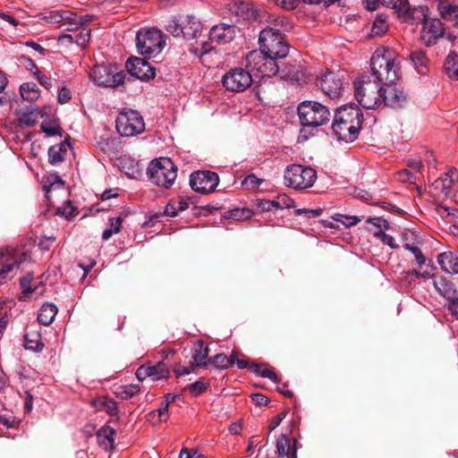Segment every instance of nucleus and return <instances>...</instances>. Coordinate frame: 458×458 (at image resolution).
<instances>
[{
	"label": "nucleus",
	"mask_w": 458,
	"mask_h": 458,
	"mask_svg": "<svg viewBox=\"0 0 458 458\" xmlns=\"http://www.w3.org/2000/svg\"><path fill=\"white\" fill-rule=\"evenodd\" d=\"M122 223L123 219L120 216L110 218L108 221L109 227L104 230L102 239L107 241L113 234L118 233L121 231Z\"/></svg>",
	"instance_id": "41"
},
{
	"label": "nucleus",
	"mask_w": 458,
	"mask_h": 458,
	"mask_svg": "<svg viewBox=\"0 0 458 458\" xmlns=\"http://www.w3.org/2000/svg\"><path fill=\"white\" fill-rule=\"evenodd\" d=\"M193 369H194V366L191 363L188 367L182 366L181 364H176L174 368V372L176 377H182L185 375H189L190 373H191L193 371Z\"/></svg>",
	"instance_id": "61"
},
{
	"label": "nucleus",
	"mask_w": 458,
	"mask_h": 458,
	"mask_svg": "<svg viewBox=\"0 0 458 458\" xmlns=\"http://www.w3.org/2000/svg\"><path fill=\"white\" fill-rule=\"evenodd\" d=\"M410 58L418 72H423L420 69L425 68L428 62L426 54L422 50L413 51L411 53Z\"/></svg>",
	"instance_id": "43"
},
{
	"label": "nucleus",
	"mask_w": 458,
	"mask_h": 458,
	"mask_svg": "<svg viewBox=\"0 0 458 458\" xmlns=\"http://www.w3.org/2000/svg\"><path fill=\"white\" fill-rule=\"evenodd\" d=\"M293 449L291 439L288 436L283 434L276 440V453L279 457L284 458L288 456Z\"/></svg>",
	"instance_id": "38"
},
{
	"label": "nucleus",
	"mask_w": 458,
	"mask_h": 458,
	"mask_svg": "<svg viewBox=\"0 0 458 458\" xmlns=\"http://www.w3.org/2000/svg\"><path fill=\"white\" fill-rule=\"evenodd\" d=\"M90 79L95 84L106 88H116L124 82L123 72L117 71L115 65H95L90 71Z\"/></svg>",
	"instance_id": "11"
},
{
	"label": "nucleus",
	"mask_w": 458,
	"mask_h": 458,
	"mask_svg": "<svg viewBox=\"0 0 458 458\" xmlns=\"http://www.w3.org/2000/svg\"><path fill=\"white\" fill-rule=\"evenodd\" d=\"M445 28L438 19H424L421 30V39L427 46L436 43V40L443 37Z\"/></svg>",
	"instance_id": "20"
},
{
	"label": "nucleus",
	"mask_w": 458,
	"mask_h": 458,
	"mask_svg": "<svg viewBox=\"0 0 458 458\" xmlns=\"http://www.w3.org/2000/svg\"><path fill=\"white\" fill-rule=\"evenodd\" d=\"M298 115L304 128H317L327 123L331 114L327 106L317 101L306 100L299 105Z\"/></svg>",
	"instance_id": "5"
},
{
	"label": "nucleus",
	"mask_w": 458,
	"mask_h": 458,
	"mask_svg": "<svg viewBox=\"0 0 458 458\" xmlns=\"http://www.w3.org/2000/svg\"><path fill=\"white\" fill-rule=\"evenodd\" d=\"M274 207L276 210L291 208L294 205V201L286 194H279L274 199Z\"/></svg>",
	"instance_id": "47"
},
{
	"label": "nucleus",
	"mask_w": 458,
	"mask_h": 458,
	"mask_svg": "<svg viewBox=\"0 0 458 458\" xmlns=\"http://www.w3.org/2000/svg\"><path fill=\"white\" fill-rule=\"evenodd\" d=\"M74 33V43L81 47H85L90 38V30L86 26L80 29L79 32Z\"/></svg>",
	"instance_id": "46"
},
{
	"label": "nucleus",
	"mask_w": 458,
	"mask_h": 458,
	"mask_svg": "<svg viewBox=\"0 0 458 458\" xmlns=\"http://www.w3.org/2000/svg\"><path fill=\"white\" fill-rule=\"evenodd\" d=\"M437 7L441 17L444 19L458 16V6L450 4L447 0H439Z\"/></svg>",
	"instance_id": "40"
},
{
	"label": "nucleus",
	"mask_w": 458,
	"mask_h": 458,
	"mask_svg": "<svg viewBox=\"0 0 458 458\" xmlns=\"http://www.w3.org/2000/svg\"><path fill=\"white\" fill-rule=\"evenodd\" d=\"M404 248L406 250H408L409 251H411L414 255L416 262L418 263V265L420 267H421L425 264V262H426L425 257L422 254V252L419 247L409 244V243H405Z\"/></svg>",
	"instance_id": "55"
},
{
	"label": "nucleus",
	"mask_w": 458,
	"mask_h": 458,
	"mask_svg": "<svg viewBox=\"0 0 458 458\" xmlns=\"http://www.w3.org/2000/svg\"><path fill=\"white\" fill-rule=\"evenodd\" d=\"M366 223L367 224H371L372 225L377 227V231L378 230H382L383 228L387 229L388 226H389L388 222L386 219L382 218V217H369L366 220Z\"/></svg>",
	"instance_id": "60"
},
{
	"label": "nucleus",
	"mask_w": 458,
	"mask_h": 458,
	"mask_svg": "<svg viewBox=\"0 0 458 458\" xmlns=\"http://www.w3.org/2000/svg\"><path fill=\"white\" fill-rule=\"evenodd\" d=\"M248 72L259 78L272 77L278 72L276 60L261 51H251L245 58Z\"/></svg>",
	"instance_id": "8"
},
{
	"label": "nucleus",
	"mask_w": 458,
	"mask_h": 458,
	"mask_svg": "<svg viewBox=\"0 0 458 458\" xmlns=\"http://www.w3.org/2000/svg\"><path fill=\"white\" fill-rule=\"evenodd\" d=\"M386 15L378 14L371 27V37H381L388 30V23L386 21Z\"/></svg>",
	"instance_id": "36"
},
{
	"label": "nucleus",
	"mask_w": 458,
	"mask_h": 458,
	"mask_svg": "<svg viewBox=\"0 0 458 458\" xmlns=\"http://www.w3.org/2000/svg\"><path fill=\"white\" fill-rule=\"evenodd\" d=\"M318 84L324 94L332 99L338 98L343 91L342 80L332 72H322L318 78Z\"/></svg>",
	"instance_id": "17"
},
{
	"label": "nucleus",
	"mask_w": 458,
	"mask_h": 458,
	"mask_svg": "<svg viewBox=\"0 0 458 458\" xmlns=\"http://www.w3.org/2000/svg\"><path fill=\"white\" fill-rule=\"evenodd\" d=\"M24 347L27 350L41 352L44 344L41 342V335L37 331H30L24 335Z\"/></svg>",
	"instance_id": "32"
},
{
	"label": "nucleus",
	"mask_w": 458,
	"mask_h": 458,
	"mask_svg": "<svg viewBox=\"0 0 458 458\" xmlns=\"http://www.w3.org/2000/svg\"><path fill=\"white\" fill-rule=\"evenodd\" d=\"M234 37V27L226 23L215 25L209 30V39L212 43L227 44L231 42Z\"/></svg>",
	"instance_id": "23"
},
{
	"label": "nucleus",
	"mask_w": 458,
	"mask_h": 458,
	"mask_svg": "<svg viewBox=\"0 0 458 458\" xmlns=\"http://www.w3.org/2000/svg\"><path fill=\"white\" fill-rule=\"evenodd\" d=\"M211 362L219 369H226L235 362V352H233L228 357L224 353H218L211 359Z\"/></svg>",
	"instance_id": "37"
},
{
	"label": "nucleus",
	"mask_w": 458,
	"mask_h": 458,
	"mask_svg": "<svg viewBox=\"0 0 458 458\" xmlns=\"http://www.w3.org/2000/svg\"><path fill=\"white\" fill-rule=\"evenodd\" d=\"M63 187H64V182L58 176H55V181L52 183H50L49 185H47V184L43 185V190L46 192L47 198L49 199L48 194L50 193V191H55L56 189L63 188Z\"/></svg>",
	"instance_id": "59"
},
{
	"label": "nucleus",
	"mask_w": 458,
	"mask_h": 458,
	"mask_svg": "<svg viewBox=\"0 0 458 458\" xmlns=\"http://www.w3.org/2000/svg\"><path fill=\"white\" fill-rule=\"evenodd\" d=\"M362 118L363 114L357 106H343L335 114L332 131L338 140L352 142L359 135Z\"/></svg>",
	"instance_id": "1"
},
{
	"label": "nucleus",
	"mask_w": 458,
	"mask_h": 458,
	"mask_svg": "<svg viewBox=\"0 0 458 458\" xmlns=\"http://www.w3.org/2000/svg\"><path fill=\"white\" fill-rule=\"evenodd\" d=\"M49 19L50 21L54 23L61 22L64 30L72 32H75L82 27H86L92 21V16L90 15L79 16L78 14L69 11L51 12Z\"/></svg>",
	"instance_id": "13"
},
{
	"label": "nucleus",
	"mask_w": 458,
	"mask_h": 458,
	"mask_svg": "<svg viewBox=\"0 0 458 458\" xmlns=\"http://www.w3.org/2000/svg\"><path fill=\"white\" fill-rule=\"evenodd\" d=\"M250 369L254 373L259 375L262 377L269 378L273 382L278 381V377H277L276 374L270 368H263L261 365L253 364L250 367Z\"/></svg>",
	"instance_id": "45"
},
{
	"label": "nucleus",
	"mask_w": 458,
	"mask_h": 458,
	"mask_svg": "<svg viewBox=\"0 0 458 458\" xmlns=\"http://www.w3.org/2000/svg\"><path fill=\"white\" fill-rule=\"evenodd\" d=\"M259 42L260 51L275 60L284 58L288 55L289 47L279 30L265 28L259 33Z\"/></svg>",
	"instance_id": "7"
},
{
	"label": "nucleus",
	"mask_w": 458,
	"mask_h": 458,
	"mask_svg": "<svg viewBox=\"0 0 458 458\" xmlns=\"http://www.w3.org/2000/svg\"><path fill=\"white\" fill-rule=\"evenodd\" d=\"M219 183L218 174L211 171H197L190 176L191 189L201 194H208L215 191Z\"/></svg>",
	"instance_id": "15"
},
{
	"label": "nucleus",
	"mask_w": 458,
	"mask_h": 458,
	"mask_svg": "<svg viewBox=\"0 0 458 458\" xmlns=\"http://www.w3.org/2000/svg\"><path fill=\"white\" fill-rule=\"evenodd\" d=\"M20 93L24 100L33 102L40 97V91L34 82H26L21 85Z\"/></svg>",
	"instance_id": "33"
},
{
	"label": "nucleus",
	"mask_w": 458,
	"mask_h": 458,
	"mask_svg": "<svg viewBox=\"0 0 458 458\" xmlns=\"http://www.w3.org/2000/svg\"><path fill=\"white\" fill-rule=\"evenodd\" d=\"M256 206L261 212L275 211L274 201L265 199H258L256 200Z\"/></svg>",
	"instance_id": "56"
},
{
	"label": "nucleus",
	"mask_w": 458,
	"mask_h": 458,
	"mask_svg": "<svg viewBox=\"0 0 458 458\" xmlns=\"http://www.w3.org/2000/svg\"><path fill=\"white\" fill-rule=\"evenodd\" d=\"M72 98V92L71 90L63 86L60 88L57 95V100L61 105L66 104L69 102Z\"/></svg>",
	"instance_id": "58"
},
{
	"label": "nucleus",
	"mask_w": 458,
	"mask_h": 458,
	"mask_svg": "<svg viewBox=\"0 0 458 458\" xmlns=\"http://www.w3.org/2000/svg\"><path fill=\"white\" fill-rule=\"evenodd\" d=\"M285 416H286V412L284 411L280 412L276 416H275L270 421V424L268 427L269 432H272L273 430H275L280 425V423L285 418Z\"/></svg>",
	"instance_id": "64"
},
{
	"label": "nucleus",
	"mask_w": 458,
	"mask_h": 458,
	"mask_svg": "<svg viewBox=\"0 0 458 458\" xmlns=\"http://www.w3.org/2000/svg\"><path fill=\"white\" fill-rule=\"evenodd\" d=\"M374 236L380 239L383 243L388 245L392 249H397L398 245L395 242L394 238L383 232V230H378L374 233Z\"/></svg>",
	"instance_id": "54"
},
{
	"label": "nucleus",
	"mask_w": 458,
	"mask_h": 458,
	"mask_svg": "<svg viewBox=\"0 0 458 458\" xmlns=\"http://www.w3.org/2000/svg\"><path fill=\"white\" fill-rule=\"evenodd\" d=\"M163 32L156 28H141L136 35V47L139 54L150 58L158 55L165 47Z\"/></svg>",
	"instance_id": "6"
},
{
	"label": "nucleus",
	"mask_w": 458,
	"mask_h": 458,
	"mask_svg": "<svg viewBox=\"0 0 458 458\" xmlns=\"http://www.w3.org/2000/svg\"><path fill=\"white\" fill-rule=\"evenodd\" d=\"M32 283H33V276L31 274H28L27 276H25L24 277H22L21 279L20 284H21V287L22 290L21 293L20 295L21 301H28L33 293H37L38 290L39 289V287H43V285H41V284H39L37 286L36 285L33 286Z\"/></svg>",
	"instance_id": "30"
},
{
	"label": "nucleus",
	"mask_w": 458,
	"mask_h": 458,
	"mask_svg": "<svg viewBox=\"0 0 458 458\" xmlns=\"http://www.w3.org/2000/svg\"><path fill=\"white\" fill-rule=\"evenodd\" d=\"M147 174L152 183L168 189L177 177V167L170 158L160 157L149 163Z\"/></svg>",
	"instance_id": "4"
},
{
	"label": "nucleus",
	"mask_w": 458,
	"mask_h": 458,
	"mask_svg": "<svg viewBox=\"0 0 458 458\" xmlns=\"http://www.w3.org/2000/svg\"><path fill=\"white\" fill-rule=\"evenodd\" d=\"M437 262L442 270L448 274H458V253L445 251L437 256Z\"/></svg>",
	"instance_id": "24"
},
{
	"label": "nucleus",
	"mask_w": 458,
	"mask_h": 458,
	"mask_svg": "<svg viewBox=\"0 0 458 458\" xmlns=\"http://www.w3.org/2000/svg\"><path fill=\"white\" fill-rule=\"evenodd\" d=\"M369 10H375L378 2L384 5L392 8L398 14L399 17L411 18L412 16V10L408 0H364Z\"/></svg>",
	"instance_id": "21"
},
{
	"label": "nucleus",
	"mask_w": 458,
	"mask_h": 458,
	"mask_svg": "<svg viewBox=\"0 0 458 458\" xmlns=\"http://www.w3.org/2000/svg\"><path fill=\"white\" fill-rule=\"evenodd\" d=\"M17 114L20 123L24 124L25 126L34 125L38 118L43 115L38 108L21 110Z\"/></svg>",
	"instance_id": "31"
},
{
	"label": "nucleus",
	"mask_w": 458,
	"mask_h": 458,
	"mask_svg": "<svg viewBox=\"0 0 458 458\" xmlns=\"http://www.w3.org/2000/svg\"><path fill=\"white\" fill-rule=\"evenodd\" d=\"M150 372L149 376L153 381L166 379L170 376V370L167 365L163 361H158L156 364H149Z\"/></svg>",
	"instance_id": "34"
},
{
	"label": "nucleus",
	"mask_w": 458,
	"mask_h": 458,
	"mask_svg": "<svg viewBox=\"0 0 458 458\" xmlns=\"http://www.w3.org/2000/svg\"><path fill=\"white\" fill-rule=\"evenodd\" d=\"M433 284L436 291L448 301V310L458 318V293L454 285L443 276H434Z\"/></svg>",
	"instance_id": "16"
},
{
	"label": "nucleus",
	"mask_w": 458,
	"mask_h": 458,
	"mask_svg": "<svg viewBox=\"0 0 458 458\" xmlns=\"http://www.w3.org/2000/svg\"><path fill=\"white\" fill-rule=\"evenodd\" d=\"M458 181V173L456 170H451L445 174L442 177L437 179L432 183V188L439 191V195L445 198H451L453 195L454 187Z\"/></svg>",
	"instance_id": "22"
},
{
	"label": "nucleus",
	"mask_w": 458,
	"mask_h": 458,
	"mask_svg": "<svg viewBox=\"0 0 458 458\" xmlns=\"http://www.w3.org/2000/svg\"><path fill=\"white\" fill-rule=\"evenodd\" d=\"M382 103L392 108L403 107L407 103V95L396 84L392 82L383 88Z\"/></svg>",
	"instance_id": "19"
},
{
	"label": "nucleus",
	"mask_w": 458,
	"mask_h": 458,
	"mask_svg": "<svg viewBox=\"0 0 458 458\" xmlns=\"http://www.w3.org/2000/svg\"><path fill=\"white\" fill-rule=\"evenodd\" d=\"M139 392L140 386L138 385L131 384L128 386L119 387L116 394L122 399H129L134 396Z\"/></svg>",
	"instance_id": "49"
},
{
	"label": "nucleus",
	"mask_w": 458,
	"mask_h": 458,
	"mask_svg": "<svg viewBox=\"0 0 458 458\" xmlns=\"http://www.w3.org/2000/svg\"><path fill=\"white\" fill-rule=\"evenodd\" d=\"M149 364H144L141 365L138 369L136 370V377L140 381H143L147 377H150L149 372H150Z\"/></svg>",
	"instance_id": "63"
},
{
	"label": "nucleus",
	"mask_w": 458,
	"mask_h": 458,
	"mask_svg": "<svg viewBox=\"0 0 458 458\" xmlns=\"http://www.w3.org/2000/svg\"><path fill=\"white\" fill-rule=\"evenodd\" d=\"M284 177L286 186L302 190L314 184L317 172L311 167L293 164L286 167Z\"/></svg>",
	"instance_id": "9"
},
{
	"label": "nucleus",
	"mask_w": 458,
	"mask_h": 458,
	"mask_svg": "<svg viewBox=\"0 0 458 458\" xmlns=\"http://www.w3.org/2000/svg\"><path fill=\"white\" fill-rule=\"evenodd\" d=\"M208 356V348L202 341H198L194 344L192 348V361L193 366L203 367L206 365V360Z\"/></svg>",
	"instance_id": "28"
},
{
	"label": "nucleus",
	"mask_w": 458,
	"mask_h": 458,
	"mask_svg": "<svg viewBox=\"0 0 458 458\" xmlns=\"http://www.w3.org/2000/svg\"><path fill=\"white\" fill-rule=\"evenodd\" d=\"M333 218L335 221L342 223L346 227L355 225L360 221V219L356 216H346L342 214H337Z\"/></svg>",
	"instance_id": "53"
},
{
	"label": "nucleus",
	"mask_w": 458,
	"mask_h": 458,
	"mask_svg": "<svg viewBox=\"0 0 458 458\" xmlns=\"http://www.w3.org/2000/svg\"><path fill=\"white\" fill-rule=\"evenodd\" d=\"M115 127L121 136L132 137L144 131L145 123L138 111L128 109L119 113L115 120Z\"/></svg>",
	"instance_id": "10"
},
{
	"label": "nucleus",
	"mask_w": 458,
	"mask_h": 458,
	"mask_svg": "<svg viewBox=\"0 0 458 458\" xmlns=\"http://www.w3.org/2000/svg\"><path fill=\"white\" fill-rule=\"evenodd\" d=\"M445 68L449 78L458 81V55H448L445 63Z\"/></svg>",
	"instance_id": "39"
},
{
	"label": "nucleus",
	"mask_w": 458,
	"mask_h": 458,
	"mask_svg": "<svg viewBox=\"0 0 458 458\" xmlns=\"http://www.w3.org/2000/svg\"><path fill=\"white\" fill-rule=\"evenodd\" d=\"M58 309L57 307L49 302L43 304L38 314V321L43 326H49L54 321Z\"/></svg>",
	"instance_id": "27"
},
{
	"label": "nucleus",
	"mask_w": 458,
	"mask_h": 458,
	"mask_svg": "<svg viewBox=\"0 0 458 458\" xmlns=\"http://www.w3.org/2000/svg\"><path fill=\"white\" fill-rule=\"evenodd\" d=\"M209 386L208 381L204 378H200L199 380L195 381L186 386V389L191 391V395L197 396L203 392H205Z\"/></svg>",
	"instance_id": "48"
},
{
	"label": "nucleus",
	"mask_w": 458,
	"mask_h": 458,
	"mask_svg": "<svg viewBox=\"0 0 458 458\" xmlns=\"http://www.w3.org/2000/svg\"><path fill=\"white\" fill-rule=\"evenodd\" d=\"M69 145L65 142L54 145L48 149V161L51 165H58L64 160Z\"/></svg>",
	"instance_id": "29"
},
{
	"label": "nucleus",
	"mask_w": 458,
	"mask_h": 458,
	"mask_svg": "<svg viewBox=\"0 0 458 458\" xmlns=\"http://www.w3.org/2000/svg\"><path fill=\"white\" fill-rule=\"evenodd\" d=\"M34 76L37 78L38 83L41 86H43L47 89H51V87H52L51 78L47 77V75L42 74L38 70H37V72H34Z\"/></svg>",
	"instance_id": "62"
},
{
	"label": "nucleus",
	"mask_w": 458,
	"mask_h": 458,
	"mask_svg": "<svg viewBox=\"0 0 458 458\" xmlns=\"http://www.w3.org/2000/svg\"><path fill=\"white\" fill-rule=\"evenodd\" d=\"M223 85L227 90L242 92L250 87L252 75L247 70L235 68L223 76Z\"/></svg>",
	"instance_id": "14"
},
{
	"label": "nucleus",
	"mask_w": 458,
	"mask_h": 458,
	"mask_svg": "<svg viewBox=\"0 0 458 458\" xmlns=\"http://www.w3.org/2000/svg\"><path fill=\"white\" fill-rule=\"evenodd\" d=\"M370 80L386 86L398 79V65L390 51L381 54L376 51L370 59Z\"/></svg>",
	"instance_id": "2"
},
{
	"label": "nucleus",
	"mask_w": 458,
	"mask_h": 458,
	"mask_svg": "<svg viewBox=\"0 0 458 458\" xmlns=\"http://www.w3.org/2000/svg\"><path fill=\"white\" fill-rule=\"evenodd\" d=\"M116 431L111 427H103L97 434L99 445L106 450L111 451L114 448Z\"/></svg>",
	"instance_id": "26"
},
{
	"label": "nucleus",
	"mask_w": 458,
	"mask_h": 458,
	"mask_svg": "<svg viewBox=\"0 0 458 458\" xmlns=\"http://www.w3.org/2000/svg\"><path fill=\"white\" fill-rule=\"evenodd\" d=\"M383 88L378 81L370 80L369 75H361L354 82L355 98L364 108H375L382 104Z\"/></svg>",
	"instance_id": "3"
},
{
	"label": "nucleus",
	"mask_w": 458,
	"mask_h": 458,
	"mask_svg": "<svg viewBox=\"0 0 458 458\" xmlns=\"http://www.w3.org/2000/svg\"><path fill=\"white\" fill-rule=\"evenodd\" d=\"M263 180L251 174L247 175L242 182V185L245 189L254 190L259 187Z\"/></svg>",
	"instance_id": "52"
},
{
	"label": "nucleus",
	"mask_w": 458,
	"mask_h": 458,
	"mask_svg": "<svg viewBox=\"0 0 458 458\" xmlns=\"http://www.w3.org/2000/svg\"><path fill=\"white\" fill-rule=\"evenodd\" d=\"M253 213L249 208H234L232 210L227 211L226 213V218L233 219L235 221H241V220H246L252 216Z\"/></svg>",
	"instance_id": "44"
},
{
	"label": "nucleus",
	"mask_w": 458,
	"mask_h": 458,
	"mask_svg": "<svg viewBox=\"0 0 458 458\" xmlns=\"http://www.w3.org/2000/svg\"><path fill=\"white\" fill-rule=\"evenodd\" d=\"M165 30L174 37H182V15L174 16L165 25Z\"/></svg>",
	"instance_id": "42"
},
{
	"label": "nucleus",
	"mask_w": 458,
	"mask_h": 458,
	"mask_svg": "<svg viewBox=\"0 0 458 458\" xmlns=\"http://www.w3.org/2000/svg\"><path fill=\"white\" fill-rule=\"evenodd\" d=\"M99 407L105 410L106 413L111 416L117 414V403L110 398H101L99 401Z\"/></svg>",
	"instance_id": "51"
},
{
	"label": "nucleus",
	"mask_w": 458,
	"mask_h": 458,
	"mask_svg": "<svg viewBox=\"0 0 458 458\" xmlns=\"http://www.w3.org/2000/svg\"><path fill=\"white\" fill-rule=\"evenodd\" d=\"M78 214L76 208L72 205L71 201L64 202L56 210V215L70 219Z\"/></svg>",
	"instance_id": "50"
},
{
	"label": "nucleus",
	"mask_w": 458,
	"mask_h": 458,
	"mask_svg": "<svg viewBox=\"0 0 458 458\" xmlns=\"http://www.w3.org/2000/svg\"><path fill=\"white\" fill-rule=\"evenodd\" d=\"M125 65L127 72L140 80L148 81L155 77V69L142 58L131 57Z\"/></svg>",
	"instance_id": "18"
},
{
	"label": "nucleus",
	"mask_w": 458,
	"mask_h": 458,
	"mask_svg": "<svg viewBox=\"0 0 458 458\" xmlns=\"http://www.w3.org/2000/svg\"><path fill=\"white\" fill-rule=\"evenodd\" d=\"M40 128L43 132H45L47 136H55L58 134V126L55 123L51 122H43L40 125Z\"/></svg>",
	"instance_id": "57"
},
{
	"label": "nucleus",
	"mask_w": 458,
	"mask_h": 458,
	"mask_svg": "<svg viewBox=\"0 0 458 458\" xmlns=\"http://www.w3.org/2000/svg\"><path fill=\"white\" fill-rule=\"evenodd\" d=\"M26 259L27 254L21 250L12 247L0 249V284L8 277L9 273L14 267L18 268Z\"/></svg>",
	"instance_id": "12"
},
{
	"label": "nucleus",
	"mask_w": 458,
	"mask_h": 458,
	"mask_svg": "<svg viewBox=\"0 0 458 458\" xmlns=\"http://www.w3.org/2000/svg\"><path fill=\"white\" fill-rule=\"evenodd\" d=\"M188 208L189 202L186 199L172 200L165 207L164 214L167 216L174 217L179 212H182Z\"/></svg>",
	"instance_id": "35"
},
{
	"label": "nucleus",
	"mask_w": 458,
	"mask_h": 458,
	"mask_svg": "<svg viewBox=\"0 0 458 458\" xmlns=\"http://www.w3.org/2000/svg\"><path fill=\"white\" fill-rule=\"evenodd\" d=\"M182 37L186 39L195 38L202 30L201 22L193 15H182Z\"/></svg>",
	"instance_id": "25"
}]
</instances>
